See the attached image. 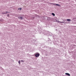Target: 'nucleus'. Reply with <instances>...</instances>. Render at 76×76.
I'll use <instances>...</instances> for the list:
<instances>
[{
	"label": "nucleus",
	"mask_w": 76,
	"mask_h": 76,
	"mask_svg": "<svg viewBox=\"0 0 76 76\" xmlns=\"http://www.w3.org/2000/svg\"><path fill=\"white\" fill-rule=\"evenodd\" d=\"M40 56L39 53H37L35 55V57H38Z\"/></svg>",
	"instance_id": "1"
},
{
	"label": "nucleus",
	"mask_w": 76,
	"mask_h": 76,
	"mask_svg": "<svg viewBox=\"0 0 76 76\" xmlns=\"http://www.w3.org/2000/svg\"><path fill=\"white\" fill-rule=\"evenodd\" d=\"M65 75H68V76H70V75L69 74V73H66Z\"/></svg>",
	"instance_id": "2"
},
{
	"label": "nucleus",
	"mask_w": 76,
	"mask_h": 76,
	"mask_svg": "<svg viewBox=\"0 0 76 76\" xmlns=\"http://www.w3.org/2000/svg\"><path fill=\"white\" fill-rule=\"evenodd\" d=\"M53 5H56V6H60V5L58 4H53Z\"/></svg>",
	"instance_id": "3"
},
{
	"label": "nucleus",
	"mask_w": 76,
	"mask_h": 76,
	"mask_svg": "<svg viewBox=\"0 0 76 76\" xmlns=\"http://www.w3.org/2000/svg\"><path fill=\"white\" fill-rule=\"evenodd\" d=\"M52 15H53V16H55V14L54 13H52Z\"/></svg>",
	"instance_id": "4"
},
{
	"label": "nucleus",
	"mask_w": 76,
	"mask_h": 76,
	"mask_svg": "<svg viewBox=\"0 0 76 76\" xmlns=\"http://www.w3.org/2000/svg\"><path fill=\"white\" fill-rule=\"evenodd\" d=\"M66 20L67 21H70L71 20H70V19H67Z\"/></svg>",
	"instance_id": "5"
},
{
	"label": "nucleus",
	"mask_w": 76,
	"mask_h": 76,
	"mask_svg": "<svg viewBox=\"0 0 76 76\" xmlns=\"http://www.w3.org/2000/svg\"><path fill=\"white\" fill-rule=\"evenodd\" d=\"M18 63L19 64H20V61H18Z\"/></svg>",
	"instance_id": "6"
},
{
	"label": "nucleus",
	"mask_w": 76,
	"mask_h": 76,
	"mask_svg": "<svg viewBox=\"0 0 76 76\" xmlns=\"http://www.w3.org/2000/svg\"><path fill=\"white\" fill-rule=\"evenodd\" d=\"M21 62H22V63H24V61H23V60H21Z\"/></svg>",
	"instance_id": "7"
},
{
	"label": "nucleus",
	"mask_w": 76,
	"mask_h": 76,
	"mask_svg": "<svg viewBox=\"0 0 76 76\" xmlns=\"http://www.w3.org/2000/svg\"><path fill=\"white\" fill-rule=\"evenodd\" d=\"M23 18V17H20V19L22 20Z\"/></svg>",
	"instance_id": "8"
},
{
	"label": "nucleus",
	"mask_w": 76,
	"mask_h": 76,
	"mask_svg": "<svg viewBox=\"0 0 76 76\" xmlns=\"http://www.w3.org/2000/svg\"><path fill=\"white\" fill-rule=\"evenodd\" d=\"M18 18L19 19H20V17H18Z\"/></svg>",
	"instance_id": "9"
},
{
	"label": "nucleus",
	"mask_w": 76,
	"mask_h": 76,
	"mask_svg": "<svg viewBox=\"0 0 76 76\" xmlns=\"http://www.w3.org/2000/svg\"><path fill=\"white\" fill-rule=\"evenodd\" d=\"M6 13H10V12H8L6 11Z\"/></svg>",
	"instance_id": "10"
},
{
	"label": "nucleus",
	"mask_w": 76,
	"mask_h": 76,
	"mask_svg": "<svg viewBox=\"0 0 76 76\" xmlns=\"http://www.w3.org/2000/svg\"><path fill=\"white\" fill-rule=\"evenodd\" d=\"M19 9H20V10H22V8H20Z\"/></svg>",
	"instance_id": "11"
},
{
	"label": "nucleus",
	"mask_w": 76,
	"mask_h": 76,
	"mask_svg": "<svg viewBox=\"0 0 76 76\" xmlns=\"http://www.w3.org/2000/svg\"><path fill=\"white\" fill-rule=\"evenodd\" d=\"M2 13V14H6V13Z\"/></svg>",
	"instance_id": "12"
},
{
	"label": "nucleus",
	"mask_w": 76,
	"mask_h": 76,
	"mask_svg": "<svg viewBox=\"0 0 76 76\" xmlns=\"http://www.w3.org/2000/svg\"><path fill=\"white\" fill-rule=\"evenodd\" d=\"M60 22V23H64L63 22Z\"/></svg>",
	"instance_id": "13"
},
{
	"label": "nucleus",
	"mask_w": 76,
	"mask_h": 76,
	"mask_svg": "<svg viewBox=\"0 0 76 76\" xmlns=\"http://www.w3.org/2000/svg\"><path fill=\"white\" fill-rule=\"evenodd\" d=\"M58 22H59V21H58Z\"/></svg>",
	"instance_id": "14"
},
{
	"label": "nucleus",
	"mask_w": 76,
	"mask_h": 76,
	"mask_svg": "<svg viewBox=\"0 0 76 76\" xmlns=\"http://www.w3.org/2000/svg\"><path fill=\"white\" fill-rule=\"evenodd\" d=\"M9 15H7L8 16H9Z\"/></svg>",
	"instance_id": "15"
},
{
	"label": "nucleus",
	"mask_w": 76,
	"mask_h": 76,
	"mask_svg": "<svg viewBox=\"0 0 76 76\" xmlns=\"http://www.w3.org/2000/svg\"><path fill=\"white\" fill-rule=\"evenodd\" d=\"M68 0L70 1V0Z\"/></svg>",
	"instance_id": "16"
}]
</instances>
